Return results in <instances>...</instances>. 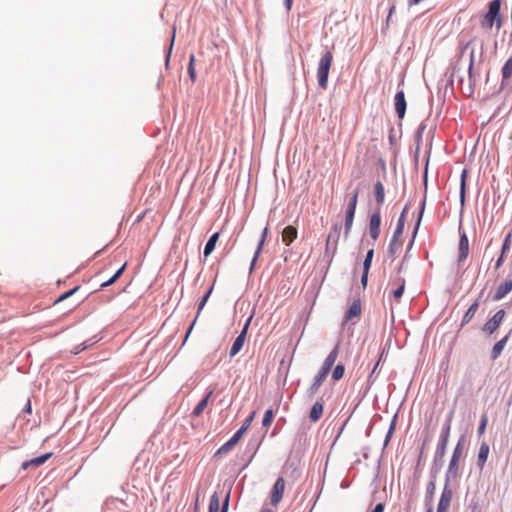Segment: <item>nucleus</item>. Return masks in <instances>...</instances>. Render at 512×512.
<instances>
[{"instance_id":"f257e3e1","label":"nucleus","mask_w":512,"mask_h":512,"mask_svg":"<svg viewBox=\"0 0 512 512\" xmlns=\"http://www.w3.org/2000/svg\"><path fill=\"white\" fill-rule=\"evenodd\" d=\"M503 2L504 0H491L486 5V11L477 15L482 30L489 32L495 29L496 34L500 32L505 21L502 13Z\"/></svg>"},{"instance_id":"f03ea898","label":"nucleus","mask_w":512,"mask_h":512,"mask_svg":"<svg viewBox=\"0 0 512 512\" xmlns=\"http://www.w3.org/2000/svg\"><path fill=\"white\" fill-rule=\"evenodd\" d=\"M333 62V54L331 51H326L318 63L317 79L318 84L322 89L327 88L329 71Z\"/></svg>"},{"instance_id":"7ed1b4c3","label":"nucleus","mask_w":512,"mask_h":512,"mask_svg":"<svg viewBox=\"0 0 512 512\" xmlns=\"http://www.w3.org/2000/svg\"><path fill=\"white\" fill-rule=\"evenodd\" d=\"M408 206H409V203H407L405 205V207L397 221L396 229H395L392 239L390 241L388 250L391 255H395L401 249V246H402L401 237H402L404 226H405V217H406V213L408 211Z\"/></svg>"},{"instance_id":"20e7f679","label":"nucleus","mask_w":512,"mask_h":512,"mask_svg":"<svg viewBox=\"0 0 512 512\" xmlns=\"http://www.w3.org/2000/svg\"><path fill=\"white\" fill-rule=\"evenodd\" d=\"M506 312L504 309H499L482 327V331L491 335L501 325L504 320Z\"/></svg>"},{"instance_id":"39448f33","label":"nucleus","mask_w":512,"mask_h":512,"mask_svg":"<svg viewBox=\"0 0 512 512\" xmlns=\"http://www.w3.org/2000/svg\"><path fill=\"white\" fill-rule=\"evenodd\" d=\"M285 491V480L283 477L277 478L271 492H270V504L272 506H278L281 502Z\"/></svg>"},{"instance_id":"423d86ee","label":"nucleus","mask_w":512,"mask_h":512,"mask_svg":"<svg viewBox=\"0 0 512 512\" xmlns=\"http://www.w3.org/2000/svg\"><path fill=\"white\" fill-rule=\"evenodd\" d=\"M469 254V240L462 223L459 224V246H458V262L464 261Z\"/></svg>"},{"instance_id":"0eeeda50","label":"nucleus","mask_w":512,"mask_h":512,"mask_svg":"<svg viewBox=\"0 0 512 512\" xmlns=\"http://www.w3.org/2000/svg\"><path fill=\"white\" fill-rule=\"evenodd\" d=\"M381 215L379 209L374 211L370 216L369 235L373 240H377L380 235Z\"/></svg>"},{"instance_id":"6e6552de","label":"nucleus","mask_w":512,"mask_h":512,"mask_svg":"<svg viewBox=\"0 0 512 512\" xmlns=\"http://www.w3.org/2000/svg\"><path fill=\"white\" fill-rule=\"evenodd\" d=\"M394 106L397 116L403 119L406 113L407 102L403 90L397 91L394 96Z\"/></svg>"},{"instance_id":"1a4fd4ad","label":"nucleus","mask_w":512,"mask_h":512,"mask_svg":"<svg viewBox=\"0 0 512 512\" xmlns=\"http://www.w3.org/2000/svg\"><path fill=\"white\" fill-rule=\"evenodd\" d=\"M512 291V279L507 278L502 282L496 289L492 299L493 301H499L503 299L508 293Z\"/></svg>"},{"instance_id":"9d476101","label":"nucleus","mask_w":512,"mask_h":512,"mask_svg":"<svg viewBox=\"0 0 512 512\" xmlns=\"http://www.w3.org/2000/svg\"><path fill=\"white\" fill-rule=\"evenodd\" d=\"M248 325H249V322L246 323L244 329L242 330V332L238 335V337L235 339L234 343L232 344V347L230 349L231 357L236 356L243 348L245 340H246Z\"/></svg>"},{"instance_id":"9b49d317","label":"nucleus","mask_w":512,"mask_h":512,"mask_svg":"<svg viewBox=\"0 0 512 512\" xmlns=\"http://www.w3.org/2000/svg\"><path fill=\"white\" fill-rule=\"evenodd\" d=\"M447 440H448V426L447 427L443 426L441 440H440V443L438 445L436 455H435L436 461H440L442 463L444 462L445 448H446Z\"/></svg>"},{"instance_id":"f8f14e48","label":"nucleus","mask_w":512,"mask_h":512,"mask_svg":"<svg viewBox=\"0 0 512 512\" xmlns=\"http://www.w3.org/2000/svg\"><path fill=\"white\" fill-rule=\"evenodd\" d=\"M338 354H339V344H337L332 349V351L328 354V356L325 358L320 370L325 371L326 373L329 374L332 366L334 365V363L338 357Z\"/></svg>"},{"instance_id":"ddd939ff","label":"nucleus","mask_w":512,"mask_h":512,"mask_svg":"<svg viewBox=\"0 0 512 512\" xmlns=\"http://www.w3.org/2000/svg\"><path fill=\"white\" fill-rule=\"evenodd\" d=\"M390 285L393 287L391 294L392 296L399 301L405 290V279L402 277H398L393 280Z\"/></svg>"},{"instance_id":"4468645a","label":"nucleus","mask_w":512,"mask_h":512,"mask_svg":"<svg viewBox=\"0 0 512 512\" xmlns=\"http://www.w3.org/2000/svg\"><path fill=\"white\" fill-rule=\"evenodd\" d=\"M243 433L242 431H237L231 439H229L226 443H224L217 451V454H226L230 450L233 449V447L239 442V440L242 438Z\"/></svg>"},{"instance_id":"2eb2a0df","label":"nucleus","mask_w":512,"mask_h":512,"mask_svg":"<svg viewBox=\"0 0 512 512\" xmlns=\"http://www.w3.org/2000/svg\"><path fill=\"white\" fill-rule=\"evenodd\" d=\"M361 311L362 307L360 300H355L345 313V322L351 321L353 318L359 317L361 315Z\"/></svg>"},{"instance_id":"dca6fc26","label":"nucleus","mask_w":512,"mask_h":512,"mask_svg":"<svg viewBox=\"0 0 512 512\" xmlns=\"http://www.w3.org/2000/svg\"><path fill=\"white\" fill-rule=\"evenodd\" d=\"M297 235L296 227L288 225L282 231V241L286 246H289L297 238Z\"/></svg>"},{"instance_id":"f3484780","label":"nucleus","mask_w":512,"mask_h":512,"mask_svg":"<svg viewBox=\"0 0 512 512\" xmlns=\"http://www.w3.org/2000/svg\"><path fill=\"white\" fill-rule=\"evenodd\" d=\"M52 456V453H45L39 457L33 458L31 460L25 461L22 463L21 468L23 470L28 469L29 467H38L42 464H44L50 457Z\"/></svg>"},{"instance_id":"a211bd4d","label":"nucleus","mask_w":512,"mask_h":512,"mask_svg":"<svg viewBox=\"0 0 512 512\" xmlns=\"http://www.w3.org/2000/svg\"><path fill=\"white\" fill-rule=\"evenodd\" d=\"M489 451H490V448H489L488 443L485 441L482 442L480 444L478 458H477V465L479 466L480 469H482L485 466L486 461L488 459Z\"/></svg>"},{"instance_id":"6ab92c4d","label":"nucleus","mask_w":512,"mask_h":512,"mask_svg":"<svg viewBox=\"0 0 512 512\" xmlns=\"http://www.w3.org/2000/svg\"><path fill=\"white\" fill-rule=\"evenodd\" d=\"M327 376H328V373H326L325 371L319 370L317 375L314 377V381L309 388V392L311 394H315L319 390V388L321 387V385L323 384V382L325 381Z\"/></svg>"},{"instance_id":"aec40b11","label":"nucleus","mask_w":512,"mask_h":512,"mask_svg":"<svg viewBox=\"0 0 512 512\" xmlns=\"http://www.w3.org/2000/svg\"><path fill=\"white\" fill-rule=\"evenodd\" d=\"M508 339H509V335H506L505 337H503L502 339H500L499 341H497L494 344L492 351H491V355H490V358L492 360H496L500 356Z\"/></svg>"},{"instance_id":"412c9836","label":"nucleus","mask_w":512,"mask_h":512,"mask_svg":"<svg viewBox=\"0 0 512 512\" xmlns=\"http://www.w3.org/2000/svg\"><path fill=\"white\" fill-rule=\"evenodd\" d=\"M448 509V478L445 481L444 489L438 504L437 512H447Z\"/></svg>"},{"instance_id":"4be33fe9","label":"nucleus","mask_w":512,"mask_h":512,"mask_svg":"<svg viewBox=\"0 0 512 512\" xmlns=\"http://www.w3.org/2000/svg\"><path fill=\"white\" fill-rule=\"evenodd\" d=\"M323 404L321 402H316L310 411L309 418L313 422H317L323 415Z\"/></svg>"},{"instance_id":"5701e85b","label":"nucleus","mask_w":512,"mask_h":512,"mask_svg":"<svg viewBox=\"0 0 512 512\" xmlns=\"http://www.w3.org/2000/svg\"><path fill=\"white\" fill-rule=\"evenodd\" d=\"M374 195L376 202L379 206H381L384 203L385 198V189L384 185L381 181H377L374 186Z\"/></svg>"},{"instance_id":"b1692460","label":"nucleus","mask_w":512,"mask_h":512,"mask_svg":"<svg viewBox=\"0 0 512 512\" xmlns=\"http://www.w3.org/2000/svg\"><path fill=\"white\" fill-rule=\"evenodd\" d=\"M219 236H220L219 232H216L209 238V240L207 241L205 248H204V256L205 257L209 256L213 252V250L215 249L216 243L219 239Z\"/></svg>"},{"instance_id":"393cba45","label":"nucleus","mask_w":512,"mask_h":512,"mask_svg":"<svg viewBox=\"0 0 512 512\" xmlns=\"http://www.w3.org/2000/svg\"><path fill=\"white\" fill-rule=\"evenodd\" d=\"M213 394L212 391H210L198 404L197 406L194 408L192 414L196 417L200 416L202 414V412L204 411V409L207 407L208 405V401H209V398L211 397V395Z\"/></svg>"},{"instance_id":"a878e982","label":"nucleus","mask_w":512,"mask_h":512,"mask_svg":"<svg viewBox=\"0 0 512 512\" xmlns=\"http://www.w3.org/2000/svg\"><path fill=\"white\" fill-rule=\"evenodd\" d=\"M478 306H479L478 301H475L474 303H472L469 306V308L467 309V311L465 312V314L463 316L462 326L471 321V319L474 317V315L478 309Z\"/></svg>"},{"instance_id":"bb28decb","label":"nucleus","mask_w":512,"mask_h":512,"mask_svg":"<svg viewBox=\"0 0 512 512\" xmlns=\"http://www.w3.org/2000/svg\"><path fill=\"white\" fill-rule=\"evenodd\" d=\"M468 171L464 168L461 172L460 176V200L461 203H464L466 196V181H467Z\"/></svg>"},{"instance_id":"cd10ccee","label":"nucleus","mask_w":512,"mask_h":512,"mask_svg":"<svg viewBox=\"0 0 512 512\" xmlns=\"http://www.w3.org/2000/svg\"><path fill=\"white\" fill-rule=\"evenodd\" d=\"M267 235H268V227H265V228H264V230H263V232H262L261 240H260V242H259V244H258L257 250H256V252H255L254 258H253L252 263H251V268H250L251 270L253 269L254 264H255V262H256V260H257V258H258V256H259V254H260V252H261V250H262V248H263V245H264V243H265V240H266V238H267Z\"/></svg>"},{"instance_id":"c85d7f7f","label":"nucleus","mask_w":512,"mask_h":512,"mask_svg":"<svg viewBox=\"0 0 512 512\" xmlns=\"http://www.w3.org/2000/svg\"><path fill=\"white\" fill-rule=\"evenodd\" d=\"M354 216H355V211H352V209H346V215H345V235L346 236H348L351 231Z\"/></svg>"},{"instance_id":"c756f323","label":"nucleus","mask_w":512,"mask_h":512,"mask_svg":"<svg viewBox=\"0 0 512 512\" xmlns=\"http://www.w3.org/2000/svg\"><path fill=\"white\" fill-rule=\"evenodd\" d=\"M503 80H507L512 76V56L509 57L501 69Z\"/></svg>"},{"instance_id":"7c9ffc66","label":"nucleus","mask_w":512,"mask_h":512,"mask_svg":"<svg viewBox=\"0 0 512 512\" xmlns=\"http://www.w3.org/2000/svg\"><path fill=\"white\" fill-rule=\"evenodd\" d=\"M220 510V497L217 492H214L210 498L209 512H219Z\"/></svg>"},{"instance_id":"2f4dec72","label":"nucleus","mask_w":512,"mask_h":512,"mask_svg":"<svg viewBox=\"0 0 512 512\" xmlns=\"http://www.w3.org/2000/svg\"><path fill=\"white\" fill-rule=\"evenodd\" d=\"M465 443H466V438L464 435H462L459 438L456 447L454 448V451L452 454V456H454V459H460V457L462 455L463 448L465 446Z\"/></svg>"},{"instance_id":"473e14b6","label":"nucleus","mask_w":512,"mask_h":512,"mask_svg":"<svg viewBox=\"0 0 512 512\" xmlns=\"http://www.w3.org/2000/svg\"><path fill=\"white\" fill-rule=\"evenodd\" d=\"M344 372H345L344 365H342V364L336 365V367L334 368V370L332 372V379L334 381H339L343 377Z\"/></svg>"},{"instance_id":"72a5a7b5","label":"nucleus","mask_w":512,"mask_h":512,"mask_svg":"<svg viewBox=\"0 0 512 512\" xmlns=\"http://www.w3.org/2000/svg\"><path fill=\"white\" fill-rule=\"evenodd\" d=\"M194 62H195V56H194V54H191L189 57L188 74H189L192 82L196 81V71H195V67H194Z\"/></svg>"},{"instance_id":"f704fd0d","label":"nucleus","mask_w":512,"mask_h":512,"mask_svg":"<svg viewBox=\"0 0 512 512\" xmlns=\"http://www.w3.org/2000/svg\"><path fill=\"white\" fill-rule=\"evenodd\" d=\"M358 195H359V190H355L349 199L347 209H352V211H356V207H357V203H358Z\"/></svg>"},{"instance_id":"c9c22d12","label":"nucleus","mask_w":512,"mask_h":512,"mask_svg":"<svg viewBox=\"0 0 512 512\" xmlns=\"http://www.w3.org/2000/svg\"><path fill=\"white\" fill-rule=\"evenodd\" d=\"M473 58H474V51L471 50V52L469 54V63H468V76H469L470 83L472 81H474V77H475L474 72H473V64H474Z\"/></svg>"},{"instance_id":"e433bc0d","label":"nucleus","mask_w":512,"mask_h":512,"mask_svg":"<svg viewBox=\"0 0 512 512\" xmlns=\"http://www.w3.org/2000/svg\"><path fill=\"white\" fill-rule=\"evenodd\" d=\"M80 289V286H76L74 287L73 289L63 293L62 295H60L54 302V304H57L59 302H62L64 300H66L67 298H69L70 296H72L76 291H78Z\"/></svg>"},{"instance_id":"4c0bfd02","label":"nucleus","mask_w":512,"mask_h":512,"mask_svg":"<svg viewBox=\"0 0 512 512\" xmlns=\"http://www.w3.org/2000/svg\"><path fill=\"white\" fill-rule=\"evenodd\" d=\"M273 418H274V412L272 409H268L266 412H265V415H264V418H263V421H262V424L264 427H268L271 425L272 421H273Z\"/></svg>"},{"instance_id":"58836bf2","label":"nucleus","mask_w":512,"mask_h":512,"mask_svg":"<svg viewBox=\"0 0 512 512\" xmlns=\"http://www.w3.org/2000/svg\"><path fill=\"white\" fill-rule=\"evenodd\" d=\"M487 423H488V417H487L486 414H483L481 416V419H480V422H479V425H478V429H477V433L479 435H482L485 432Z\"/></svg>"},{"instance_id":"ea45409f","label":"nucleus","mask_w":512,"mask_h":512,"mask_svg":"<svg viewBox=\"0 0 512 512\" xmlns=\"http://www.w3.org/2000/svg\"><path fill=\"white\" fill-rule=\"evenodd\" d=\"M511 237H512L511 232L506 234L504 241L502 243L501 252L507 253L509 251L510 245H511Z\"/></svg>"},{"instance_id":"a19ab883","label":"nucleus","mask_w":512,"mask_h":512,"mask_svg":"<svg viewBox=\"0 0 512 512\" xmlns=\"http://www.w3.org/2000/svg\"><path fill=\"white\" fill-rule=\"evenodd\" d=\"M255 417V411L252 412L247 418L246 420L244 421L243 425L241 426V428L239 429V431H242V433L244 434L247 429L250 427L253 419Z\"/></svg>"},{"instance_id":"79ce46f5","label":"nucleus","mask_w":512,"mask_h":512,"mask_svg":"<svg viewBox=\"0 0 512 512\" xmlns=\"http://www.w3.org/2000/svg\"><path fill=\"white\" fill-rule=\"evenodd\" d=\"M212 287L205 293V295L203 296L202 300L200 301L199 303V306H198V314L200 313V311L203 309V307L205 306L207 300L209 299L210 297V294L212 292Z\"/></svg>"},{"instance_id":"37998d69","label":"nucleus","mask_w":512,"mask_h":512,"mask_svg":"<svg viewBox=\"0 0 512 512\" xmlns=\"http://www.w3.org/2000/svg\"><path fill=\"white\" fill-rule=\"evenodd\" d=\"M212 287L205 293V295L203 296L202 300L200 301L199 303V306H198V314L200 313V311L203 309V307L205 306L207 300L209 299L210 297V294L212 292Z\"/></svg>"},{"instance_id":"c03bdc74","label":"nucleus","mask_w":512,"mask_h":512,"mask_svg":"<svg viewBox=\"0 0 512 512\" xmlns=\"http://www.w3.org/2000/svg\"><path fill=\"white\" fill-rule=\"evenodd\" d=\"M500 198H501V193H500L499 187H497V188L493 187V208L496 207V203L498 202V200Z\"/></svg>"},{"instance_id":"a18cd8bd","label":"nucleus","mask_w":512,"mask_h":512,"mask_svg":"<svg viewBox=\"0 0 512 512\" xmlns=\"http://www.w3.org/2000/svg\"><path fill=\"white\" fill-rule=\"evenodd\" d=\"M229 498H230V493L228 492L225 499H224V502L222 504V508H221V511L220 512H227L228 511V507H229Z\"/></svg>"},{"instance_id":"49530a36","label":"nucleus","mask_w":512,"mask_h":512,"mask_svg":"<svg viewBox=\"0 0 512 512\" xmlns=\"http://www.w3.org/2000/svg\"><path fill=\"white\" fill-rule=\"evenodd\" d=\"M505 254L506 253H503L501 252L500 253V256L497 258L496 262H495V268L498 269L502 266L504 260H505Z\"/></svg>"},{"instance_id":"de8ad7c7","label":"nucleus","mask_w":512,"mask_h":512,"mask_svg":"<svg viewBox=\"0 0 512 512\" xmlns=\"http://www.w3.org/2000/svg\"><path fill=\"white\" fill-rule=\"evenodd\" d=\"M459 459H454V456L450 459V473H453L455 470H457V463Z\"/></svg>"},{"instance_id":"09e8293b","label":"nucleus","mask_w":512,"mask_h":512,"mask_svg":"<svg viewBox=\"0 0 512 512\" xmlns=\"http://www.w3.org/2000/svg\"><path fill=\"white\" fill-rule=\"evenodd\" d=\"M116 281H117L116 277L112 276L109 280H107L101 284V288L108 287V286L114 284Z\"/></svg>"},{"instance_id":"8fccbe9b","label":"nucleus","mask_w":512,"mask_h":512,"mask_svg":"<svg viewBox=\"0 0 512 512\" xmlns=\"http://www.w3.org/2000/svg\"><path fill=\"white\" fill-rule=\"evenodd\" d=\"M371 263L372 261L371 260H364V263H363V272H366V273H369V269L371 267Z\"/></svg>"},{"instance_id":"3c124183","label":"nucleus","mask_w":512,"mask_h":512,"mask_svg":"<svg viewBox=\"0 0 512 512\" xmlns=\"http://www.w3.org/2000/svg\"><path fill=\"white\" fill-rule=\"evenodd\" d=\"M125 268H126V263L123 264V266L121 268H119L113 276L116 277V279L118 280L120 278V276L123 274Z\"/></svg>"},{"instance_id":"603ef678","label":"nucleus","mask_w":512,"mask_h":512,"mask_svg":"<svg viewBox=\"0 0 512 512\" xmlns=\"http://www.w3.org/2000/svg\"><path fill=\"white\" fill-rule=\"evenodd\" d=\"M424 126L421 125L418 130L416 131V137H417V141L419 142L422 138V134H423V131H424Z\"/></svg>"},{"instance_id":"864d4df0","label":"nucleus","mask_w":512,"mask_h":512,"mask_svg":"<svg viewBox=\"0 0 512 512\" xmlns=\"http://www.w3.org/2000/svg\"><path fill=\"white\" fill-rule=\"evenodd\" d=\"M458 65H459V63L453 68L452 73H450V81H449L450 86L453 85V77L455 76L456 71L459 70Z\"/></svg>"},{"instance_id":"5fc2aeb1","label":"nucleus","mask_w":512,"mask_h":512,"mask_svg":"<svg viewBox=\"0 0 512 512\" xmlns=\"http://www.w3.org/2000/svg\"><path fill=\"white\" fill-rule=\"evenodd\" d=\"M367 281H368V273L363 272L362 277H361V283H362L363 287H366Z\"/></svg>"},{"instance_id":"6e6d98bb","label":"nucleus","mask_w":512,"mask_h":512,"mask_svg":"<svg viewBox=\"0 0 512 512\" xmlns=\"http://www.w3.org/2000/svg\"><path fill=\"white\" fill-rule=\"evenodd\" d=\"M384 511V504L378 503L372 512H383Z\"/></svg>"},{"instance_id":"4d7b16f0","label":"nucleus","mask_w":512,"mask_h":512,"mask_svg":"<svg viewBox=\"0 0 512 512\" xmlns=\"http://www.w3.org/2000/svg\"><path fill=\"white\" fill-rule=\"evenodd\" d=\"M24 412L27 413V414H31V412H32L30 399L27 400V404H26V407L24 409Z\"/></svg>"},{"instance_id":"13d9d810","label":"nucleus","mask_w":512,"mask_h":512,"mask_svg":"<svg viewBox=\"0 0 512 512\" xmlns=\"http://www.w3.org/2000/svg\"><path fill=\"white\" fill-rule=\"evenodd\" d=\"M284 4H285V7L288 11L291 10V7H292V4H293V0H284Z\"/></svg>"},{"instance_id":"bf43d9fd","label":"nucleus","mask_w":512,"mask_h":512,"mask_svg":"<svg viewBox=\"0 0 512 512\" xmlns=\"http://www.w3.org/2000/svg\"><path fill=\"white\" fill-rule=\"evenodd\" d=\"M373 255H374V251L371 249V250H369V251L367 252L365 259H366V260H371V261H372V259H373Z\"/></svg>"},{"instance_id":"052dcab7","label":"nucleus","mask_w":512,"mask_h":512,"mask_svg":"<svg viewBox=\"0 0 512 512\" xmlns=\"http://www.w3.org/2000/svg\"><path fill=\"white\" fill-rule=\"evenodd\" d=\"M333 231H334V232H335V234H336V240H335V242L337 243V241H338V237H339V231H340V228L338 227V225H335V226L333 227Z\"/></svg>"},{"instance_id":"680f3d73","label":"nucleus","mask_w":512,"mask_h":512,"mask_svg":"<svg viewBox=\"0 0 512 512\" xmlns=\"http://www.w3.org/2000/svg\"><path fill=\"white\" fill-rule=\"evenodd\" d=\"M331 239H332V234H329L327 237V240H326V250L327 251L329 250Z\"/></svg>"},{"instance_id":"e2e57ef3","label":"nucleus","mask_w":512,"mask_h":512,"mask_svg":"<svg viewBox=\"0 0 512 512\" xmlns=\"http://www.w3.org/2000/svg\"><path fill=\"white\" fill-rule=\"evenodd\" d=\"M420 2H421V0H408V5L413 6V5H417Z\"/></svg>"},{"instance_id":"0e129e2a","label":"nucleus","mask_w":512,"mask_h":512,"mask_svg":"<svg viewBox=\"0 0 512 512\" xmlns=\"http://www.w3.org/2000/svg\"><path fill=\"white\" fill-rule=\"evenodd\" d=\"M505 203H506V200H504V202L502 203V205H501L499 208H497V209L493 208V210H494L493 212H495L496 214H498V213H499V211H500V210H502V209L504 208Z\"/></svg>"},{"instance_id":"69168bd1","label":"nucleus","mask_w":512,"mask_h":512,"mask_svg":"<svg viewBox=\"0 0 512 512\" xmlns=\"http://www.w3.org/2000/svg\"><path fill=\"white\" fill-rule=\"evenodd\" d=\"M394 10H395V6L393 5L391 8H390V11H389V14H388V17H387V21L390 20L392 14L394 13Z\"/></svg>"},{"instance_id":"338daca9","label":"nucleus","mask_w":512,"mask_h":512,"mask_svg":"<svg viewBox=\"0 0 512 512\" xmlns=\"http://www.w3.org/2000/svg\"><path fill=\"white\" fill-rule=\"evenodd\" d=\"M174 39H175V27L173 28V36H172V40H171V45H170L169 53L171 52V49H172V46H173V43H174Z\"/></svg>"},{"instance_id":"774afa93","label":"nucleus","mask_w":512,"mask_h":512,"mask_svg":"<svg viewBox=\"0 0 512 512\" xmlns=\"http://www.w3.org/2000/svg\"><path fill=\"white\" fill-rule=\"evenodd\" d=\"M494 217H495V215H494V212L492 211L491 219H490V224H492L494 222Z\"/></svg>"}]
</instances>
